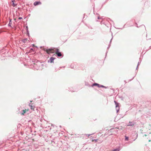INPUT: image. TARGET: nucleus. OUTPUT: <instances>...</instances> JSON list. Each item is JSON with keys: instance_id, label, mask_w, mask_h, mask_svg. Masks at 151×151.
<instances>
[{"instance_id": "nucleus-1", "label": "nucleus", "mask_w": 151, "mask_h": 151, "mask_svg": "<svg viewBox=\"0 0 151 151\" xmlns=\"http://www.w3.org/2000/svg\"><path fill=\"white\" fill-rule=\"evenodd\" d=\"M56 48H54L53 49H49L46 50V52L48 54H50L51 53H53L55 52V50Z\"/></svg>"}, {"instance_id": "nucleus-2", "label": "nucleus", "mask_w": 151, "mask_h": 151, "mask_svg": "<svg viewBox=\"0 0 151 151\" xmlns=\"http://www.w3.org/2000/svg\"><path fill=\"white\" fill-rule=\"evenodd\" d=\"M55 53L58 57H61L62 56L61 53L59 52V49L57 48H56L55 50Z\"/></svg>"}, {"instance_id": "nucleus-3", "label": "nucleus", "mask_w": 151, "mask_h": 151, "mask_svg": "<svg viewBox=\"0 0 151 151\" xmlns=\"http://www.w3.org/2000/svg\"><path fill=\"white\" fill-rule=\"evenodd\" d=\"M41 4V3L40 1H36L34 3V5L35 6H36L38 5Z\"/></svg>"}, {"instance_id": "nucleus-4", "label": "nucleus", "mask_w": 151, "mask_h": 151, "mask_svg": "<svg viewBox=\"0 0 151 151\" xmlns=\"http://www.w3.org/2000/svg\"><path fill=\"white\" fill-rule=\"evenodd\" d=\"M28 110H29V109H25L24 110H23V113H21V114L22 115H24V114L25 113L26 111H28Z\"/></svg>"}, {"instance_id": "nucleus-5", "label": "nucleus", "mask_w": 151, "mask_h": 151, "mask_svg": "<svg viewBox=\"0 0 151 151\" xmlns=\"http://www.w3.org/2000/svg\"><path fill=\"white\" fill-rule=\"evenodd\" d=\"M55 59V58H54L53 57H51L50 59V62L51 63H53V62L54 60Z\"/></svg>"}, {"instance_id": "nucleus-6", "label": "nucleus", "mask_w": 151, "mask_h": 151, "mask_svg": "<svg viewBox=\"0 0 151 151\" xmlns=\"http://www.w3.org/2000/svg\"><path fill=\"white\" fill-rule=\"evenodd\" d=\"M93 86H97L98 87L100 88V85L98 84V83H94L93 85Z\"/></svg>"}, {"instance_id": "nucleus-7", "label": "nucleus", "mask_w": 151, "mask_h": 151, "mask_svg": "<svg viewBox=\"0 0 151 151\" xmlns=\"http://www.w3.org/2000/svg\"><path fill=\"white\" fill-rule=\"evenodd\" d=\"M30 107H31V109H32L34 111V109L35 108V107L34 106H33L32 105H30Z\"/></svg>"}, {"instance_id": "nucleus-8", "label": "nucleus", "mask_w": 151, "mask_h": 151, "mask_svg": "<svg viewBox=\"0 0 151 151\" xmlns=\"http://www.w3.org/2000/svg\"><path fill=\"white\" fill-rule=\"evenodd\" d=\"M27 41H29V40H28L27 39H25L23 40V42L25 43L27 42Z\"/></svg>"}, {"instance_id": "nucleus-9", "label": "nucleus", "mask_w": 151, "mask_h": 151, "mask_svg": "<svg viewBox=\"0 0 151 151\" xmlns=\"http://www.w3.org/2000/svg\"><path fill=\"white\" fill-rule=\"evenodd\" d=\"M119 151V148H117L116 149H115L113 150H111V151Z\"/></svg>"}, {"instance_id": "nucleus-10", "label": "nucleus", "mask_w": 151, "mask_h": 151, "mask_svg": "<svg viewBox=\"0 0 151 151\" xmlns=\"http://www.w3.org/2000/svg\"><path fill=\"white\" fill-rule=\"evenodd\" d=\"M129 140V138L128 137L125 136V140L128 141Z\"/></svg>"}, {"instance_id": "nucleus-11", "label": "nucleus", "mask_w": 151, "mask_h": 151, "mask_svg": "<svg viewBox=\"0 0 151 151\" xmlns=\"http://www.w3.org/2000/svg\"><path fill=\"white\" fill-rule=\"evenodd\" d=\"M100 87H102V88H106V87L105 86H103V85H100Z\"/></svg>"}, {"instance_id": "nucleus-12", "label": "nucleus", "mask_w": 151, "mask_h": 151, "mask_svg": "<svg viewBox=\"0 0 151 151\" xmlns=\"http://www.w3.org/2000/svg\"><path fill=\"white\" fill-rule=\"evenodd\" d=\"M11 21V20H10V23L9 24V25L10 26H11V24L10 23Z\"/></svg>"}, {"instance_id": "nucleus-13", "label": "nucleus", "mask_w": 151, "mask_h": 151, "mask_svg": "<svg viewBox=\"0 0 151 151\" xmlns=\"http://www.w3.org/2000/svg\"><path fill=\"white\" fill-rule=\"evenodd\" d=\"M22 19V17H19L18 18V19Z\"/></svg>"}, {"instance_id": "nucleus-14", "label": "nucleus", "mask_w": 151, "mask_h": 151, "mask_svg": "<svg viewBox=\"0 0 151 151\" xmlns=\"http://www.w3.org/2000/svg\"><path fill=\"white\" fill-rule=\"evenodd\" d=\"M149 142H150V140H149Z\"/></svg>"}]
</instances>
